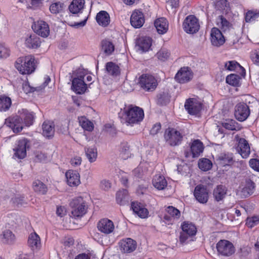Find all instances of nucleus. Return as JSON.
I'll return each mask as SVG.
<instances>
[{"mask_svg": "<svg viewBox=\"0 0 259 259\" xmlns=\"http://www.w3.org/2000/svg\"><path fill=\"white\" fill-rule=\"evenodd\" d=\"M65 177L67 183L70 187H76L80 184V175L75 170H68L65 174Z\"/></svg>", "mask_w": 259, "mask_h": 259, "instance_id": "nucleus-22", "label": "nucleus"}, {"mask_svg": "<svg viewBox=\"0 0 259 259\" xmlns=\"http://www.w3.org/2000/svg\"><path fill=\"white\" fill-rule=\"evenodd\" d=\"M32 28L36 34L43 37H47L50 34V28L49 25L44 21L38 20L34 23L32 25Z\"/></svg>", "mask_w": 259, "mask_h": 259, "instance_id": "nucleus-14", "label": "nucleus"}, {"mask_svg": "<svg viewBox=\"0 0 259 259\" xmlns=\"http://www.w3.org/2000/svg\"><path fill=\"white\" fill-rule=\"evenodd\" d=\"M225 128L231 131H238L240 129L238 123L234 120H226L222 123Z\"/></svg>", "mask_w": 259, "mask_h": 259, "instance_id": "nucleus-47", "label": "nucleus"}, {"mask_svg": "<svg viewBox=\"0 0 259 259\" xmlns=\"http://www.w3.org/2000/svg\"><path fill=\"white\" fill-rule=\"evenodd\" d=\"M198 166L203 171H207L212 167V163L207 158L200 159L198 162Z\"/></svg>", "mask_w": 259, "mask_h": 259, "instance_id": "nucleus-48", "label": "nucleus"}, {"mask_svg": "<svg viewBox=\"0 0 259 259\" xmlns=\"http://www.w3.org/2000/svg\"><path fill=\"white\" fill-rule=\"evenodd\" d=\"M165 213L163 216V221L166 224H172L181 216L180 211L172 206H168L165 208Z\"/></svg>", "mask_w": 259, "mask_h": 259, "instance_id": "nucleus-12", "label": "nucleus"}, {"mask_svg": "<svg viewBox=\"0 0 259 259\" xmlns=\"http://www.w3.org/2000/svg\"><path fill=\"white\" fill-rule=\"evenodd\" d=\"M106 67L108 73L111 75L117 76L120 73L118 66L112 62H108Z\"/></svg>", "mask_w": 259, "mask_h": 259, "instance_id": "nucleus-46", "label": "nucleus"}, {"mask_svg": "<svg viewBox=\"0 0 259 259\" xmlns=\"http://www.w3.org/2000/svg\"><path fill=\"white\" fill-rule=\"evenodd\" d=\"M210 40L212 45L216 47L223 45L225 41L221 31L215 27L212 28L211 30Z\"/></svg>", "mask_w": 259, "mask_h": 259, "instance_id": "nucleus-21", "label": "nucleus"}, {"mask_svg": "<svg viewBox=\"0 0 259 259\" xmlns=\"http://www.w3.org/2000/svg\"><path fill=\"white\" fill-rule=\"evenodd\" d=\"M139 84L141 88L147 92H152L157 86L156 78L152 75L145 74L141 75L139 78Z\"/></svg>", "mask_w": 259, "mask_h": 259, "instance_id": "nucleus-5", "label": "nucleus"}, {"mask_svg": "<svg viewBox=\"0 0 259 259\" xmlns=\"http://www.w3.org/2000/svg\"><path fill=\"white\" fill-rule=\"evenodd\" d=\"M131 207L135 214L140 218L145 219L148 217L149 211L142 204L138 202L132 203Z\"/></svg>", "mask_w": 259, "mask_h": 259, "instance_id": "nucleus-28", "label": "nucleus"}, {"mask_svg": "<svg viewBox=\"0 0 259 259\" xmlns=\"http://www.w3.org/2000/svg\"><path fill=\"white\" fill-rule=\"evenodd\" d=\"M47 160V156L41 152H36L35 155L34 160L36 162H45Z\"/></svg>", "mask_w": 259, "mask_h": 259, "instance_id": "nucleus-58", "label": "nucleus"}, {"mask_svg": "<svg viewBox=\"0 0 259 259\" xmlns=\"http://www.w3.org/2000/svg\"><path fill=\"white\" fill-rule=\"evenodd\" d=\"M84 76L80 75L74 78L72 81V88L77 94H81L87 90V84L84 82Z\"/></svg>", "mask_w": 259, "mask_h": 259, "instance_id": "nucleus-20", "label": "nucleus"}, {"mask_svg": "<svg viewBox=\"0 0 259 259\" xmlns=\"http://www.w3.org/2000/svg\"><path fill=\"white\" fill-rule=\"evenodd\" d=\"M152 184L153 186L158 190H163L167 185V183L165 178L160 175L154 176Z\"/></svg>", "mask_w": 259, "mask_h": 259, "instance_id": "nucleus-34", "label": "nucleus"}, {"mask_svg": "<svg viewBox=\"0 0 259 259\" xmlns=\"http://www.w3.org/2000/svg\"><path fill=\"white\" fill-rule=\"evenodd\" d=\"M131 24L135 28L141 27L144 22L145 19L143 13L139 10L134 11L131 17Z\"/></svg>", "mask_w": 259, "mask_h": 259, "instance_id": "nucleus-24", "label": "nucleus"}, {"mask_svg": "<svg viewBox=\"0 0 259 259\" xmlns=\"http://www.w3.org/2000/svg\"><path fill=\"white\" fill-rule=\"evenodd\" d=\"M119 249L122 253L128 254L134 252L137 248V242L131 238L122 239L118 242Z\"/></svg>", "mask_w": 259, "mask_h": 259, "instance_id": "nucleus-8", "label": "nucleus"}, {"mask_svg": "<svg viewBox=\"0 0 259 259\" xmlns=\"http://www.w3.org/2000/svg\"><path fill=\"white\" fill-rule=\"evenodd\" d=\"M255 187L254 183L250 179H247L239 187V191L242 197H247L253 193Z\"/></svg>", "mask_w": 259, "mask_h": 259, "instance_id": "nucleus-19", "label": "nucleus"}, {"mask_svg": "<svg viewBox=\"0 0 259 259\" xmlns=\"http://www.w3.org/2000/svg\"><path fill=\"white\" fill-rule=\"evenodd\" d=\"M98 230L105 234H109L114 230L113 222L107 218L102 219L97 224Z\"/></svg>", "mask_w": 259, "mask_h": 259, "instance_id": "nucleus-16", "label": "nucleus"}, {"mask_svg": "<svg viewBox=\"0 0 259 259\" xmlns=\"http://www.w3.org/2000/svg\"><path fill=\"white\" fill-rule=\"evenodd\" d=\"M194 195L196 200L201 203H206L208 200V192L205 186L197 185L194 190Z\"/></svg>", "mask_w": 259, "mask_h": 259, "instance_id": "nucleus-17", "label": "nucleus"}, {"mask_svg": "<svg viewBox=\"0 0 259 259\" xmlns=\"http://www.w3.org/2000/svg\"><path fill=\"white\" fill-rule=\"evenodd\" d=\"M161 129V124L160 123H157L155 124H154L151 128L150 133L152 135H156L160 130Z\"/></svg>", "mask_w": 259, "mask_h": 259, "instance_id": "nucleus-61", "label": "nucleus"}, {"mask_svg": "<svg viewBox=\"0 0 259 259\" xmlns=\"http://www.w3.org/2000/svg\"><path fill=\"white\" fill-rule=\"evenodd\" d=\"M79 123L80 126L85 130L92 132L94 128L93 123L84 116L78 118Z\"/></svg>", "mask_w": 259, "mask_h": 259, "instance_id": "nucleus-40", "label": "nucleus"}, {"mask_svg": "<svg viewBox=\"0 0 259 259\" xmlns=\"http://www.w3.org/2000/svg\"><path fill=\"white\" fill-rule=\"evenodd\" d=\"M236 139L238 142L237 149L243 158L248 157L250 153V148L248 141L243 138H239V136H236Z\"/></svg>", "mask_w": 259, "mask_h": 259, "instance_id": "nucleus-18", "label": "nucleus"}, {"mask_svg": "<svg viewBox=\"0 0 259 259\" xmlns=\"http://www.w3.org/2000/svg\"><path fill=\"white\" fill-rule=\"evenodd\" d=\"M219 159L223 165H229L232 163L233 157L232 154H222L219 157Z\"/></svg>", "mask_w": 259, "mask_h": 259, "instance_id": "nucleus-50", "label": "nucleus"}, {"mask_svg": "<svg viewBox=\"0 0 259 259\" xmlns=\"http://www.w3.org/2000/svg\"><path fill=\"white\" fill-rule=\"evenodd\" d=\"M259 18V10H249L245 15V20L247 23H251L257 20Z\"/></svg>", "mask_w": 259, "mask_h": 259, "instance_id": "nucleus-44", "label": "nucleus"}, {"mask_svg": "<svg viewBox=\"0 0 259 259\" xmlns=\"http://www.w3.org/2000/svg\"><path fill=\"white\" fill-rule=\"evenodd\" d=\"M56 214L61 218L64 217L66 214V209L64 206H58L56 210Z\"/></svg>", "mask_w": 259, "mask_h": 259, "instance_id": "nucleus-62", "label": "nucleus"}, {"mask_svg": "<svg viewBox=\"0 0 259 259\" xmlns=\"http://www.w3.org/2000/svg\"><path fill=\"white\" fill-rule=\"evenodd\" d=\"M42 135L48 138L52 137L55 133V125L53 122L45 121L42 125Z\"/></svg>", "mask_w": 259, "mask_h": 259, "instance_id": "nucleus-30", "label": "nucleus"}, {"mask_svg": "<svg viewBox=\"0 0 259 259\" xmlns=\"http://www.w3.org/2000/svg\"><path fill=\"white\" fill-rule=\"evenodd\" d=\"M181 227L183 231L187 233L189 236L195 235L196 233V228L192 223L184 222Z\"/></svg>", "mask_w": 259, "mask_h": 259, "instance_id": "nucleus-43", "label": "nucleus"}, {"mask_svg": "<svg viewBox=\"0 0 259 259\" xmlns=\"http://www.w3.org/2000/svg\"><path fill=\"white\" fill-rule=\"evenodd\" d=\"M116 200L118 204L123 205L128 202V192L126 189L118 191L116 195Z\"/></svg>", "mask_w": 259, "mask_h": 259, "instance_id": "nucleus-38", "label": "nucleus"}, {"mask_svg": "<svg viewBox=\"0 0 259 259\" xmlns=\"http://www.w3.org/2000/svg\"><path fill=\"white\" fill-rule=\"evenodd\" d=\"M240 77L235 74H231L226 77V82L233 86H238L239 84Z\"/></svg>", "mask_w": 259, "mask_h": 259, "instance_id": "nucleus-49", "label": "nucleus"}, {"mask_svg": "<svg viewBox=\"0 0 259 259\" xmlns=\"http://www.w3.org/2000/svg\"><path fill=\"white\" fill-rule=\"evenodd\" d=\"M71 213L75 218L83 216L87 212L88 206L81 197H75L70 202Z\"/></svg>", "mask_w": 259, "mask_h": 259, "instance_id": "nucleus-3", "label": "nucleus"}, {"mask_svg": "<svg viewBox=\"0 0 259 259\" xmlns=\"http://www.w3.org/2000/svg\"><path fill=\"white\" fill-rule=\"evenodd\" d=\"M203 149V144L200 141L198 140H194L191 146V153L185 151V157H189L190 155L192 154V157H197L202 153Z\"/></svg>", "mask_w": 259, "mask_h": 259, "instance_id": "nucleus-23", "label": "nucleus"}, {"mask_svg": "<svg viewBox=\"0 0 259 259\" xmlns=\"http://www.w3.org/2000/svg\"><path fill=\"white\" fill-rule=\"evenodd\" d=\"M225 66V68L229 71H234L238 68H242L244 70V69L235 61H230L226 62Z\"/></svg>", "mask_w": 259, "mask_h": 259, "instance_id": "nucleus-52", "label": "nucleus"}, {"mask_svg": "<svg viewBox=\"0 0 259 259\" xmlns=\"http://www.w3.org/2000/svg\"><path fill=\"white\" fill-rule=\"evenodd\" d=\"M65 8L64 4L58 2L52 4L50 6V11L52 14H57L63 12Z\"/></svg>", "mask_w": 259, "mask_h": 259, "instance_id": "nucleus-42", "label": "nucleus"}, {"mask_svg": "<svg viewBox=\"0 0 259 259\" xmlns=\"http://www.w3.org/2000/svg\"><path fill=\"white\" fill-rule=\"evenodd\" d=\"M18 116L22 119L23 123L26 126H29L33 123L34 118V114L26 109H21L18 112Z\"/></svg>", "mask_w": 259, "mask_h": 259, "instance_id": "nucleus-25", "label": "nucleus"}, {"mask_svg": "<svg viewBox=\"0 0 259 259\" xmlns=\"http://www.w3.org/2000/svg\"><path fill=\"white\" fill-rule=\"evenodd\" d=\"M85 155L90 162L95 161L97 158V150L94 146L85 147L84 148Z\"/></svg>", "mask_w": 259, "mask_h": 259, "instance_id": "nucleus-39", "label": "nucleus"}, {"mask_svg": "<svg viewBox=\"0 0 259 259\" xmlns=\"http://www.w3.org/2000/svg\"><path fill=\"white\" fill-rule=\"evenodd\" d=\"M166 143L171 146L180 145L183 139L182 133L174 128L166 129L164 134Z\"/></svg>", "mask_w": 259, "mask_h": 259, "instance_id": "nucleus-4", "label": "nucleus"}, {"mask_svg": "<svg viewBox=\"0 0 259 259\" xmlns=\"http://www.w3.org/2000/svg\"><path fill=\"white\" fill-rule=\"evenodd\" d=\"M249 165L254 170L259 171V160L251 159L249 160Z\"/></svg>", "mask_w": 259, "mask_h": 259, "instance_id": "nucleus-60", "label": "nucleus"}, {"mask_svg": "<svg viewBox=\"0 0 259 259\" xmlns=\"http://www.w3.org/2000/svg\"><path fill=\"white\" fill-rule=\"evenodd\" d=\"M250 58L252 61L256 65L259 66V50L252 52Z\"/></svg>", "mask_w": 259, "mask_h": 259, "instance_id": "nucleus-57", "label": "nucleus"}, {"mask_svg": "<svg viewBox=\"0 0 259 259\" xmlns=\"http://www.w3.org/2000/svg\"><path fill=\"white\" fill-rule=\"evenodd\" d=\"M185 108L189 114L196 115L201 110L202 104L196 99L190 98L186 100L185 103Z\"/></svg>", "mask_w": 259, "mask_h": 259, "instance_id": "nucleus-13", "label": "nucleus"}, {"mask_svg": "<svg viewBox=\"0 0 259 259\" xmlns=\"http://www.w3.org/2000/svg\"><path fill=\"white\" fill-rule=\"evenodd\" d=\"M137 45L143 52L149 50L152 45V39L147 36L140 37L137 40Z\"/></svg>", "mask_w": 259, "mask_h": 259, "instance_id": "nucleus-32", "label": "nucleus"}, {"mask_svg": "<svg viewBox=\"0 0 259 259\" xmlns=\"http://www.w3.org/2000/svg\"><path fill=\"white\" fill-rule=\"evenodd\" d=\"M11 99L8 97L0 96V111H6L11 105Z\"/></svg>", "mask_w": 259, "mask_h": 259, "instance_id": "nucleus-45", "label": "nucleus"}, {"mask_svg": "<svg viewBox=\"0 0 259 259\" xmlns=\"http://www.w3.org/2000/svg\"><path fill=\"white\" fill-rule=\"evenodd\" d=\"M125 121L129 124L133 125L141 122L144 117L143 110L138 106L129 105L124 109Z\"/></svg>", "mask_w": 259, "mask_h": 259, "instance_id": "nucleus-2", "label": "nucleus"}, {"mask_svg": "<svg viewBox=\"0 0 259 259\" xmlns=\"http://www.w3.org/2000/svg\"><path fill=\"white\" fill-rule=\"evenodd\" d=\"M16 68L22 74H29L35 69L34 57L31 55L19 57L15 62Z\"/></svg>", "mask_w": 259, "mask_h": 259, "instance_id": "nucleus-1", "label": "nucleus"}, {"mask_svg": "<svg viewBox=\"0 0 259 259\" xmlns=\"http://www.w3.org/2000/svg\"><path fill=\"white\" fill-rule=\"evenodd\" d=\"M28 244L32 250L37 249L40 246V239L36 233H31L28 237Z\"/></svg>", "mask_w": 259, "mask_h": 259, "instance_id": "nucleus-36", "label": "nucleus"}, {"mask_svg": "<svg viewBox=\"0 0 259 259\" xmlns=\"http://www.w3.org/2000/svg\"><path fill=\"white\" fill-rule=\"evenodd\" d=\"M120 156L124 159H127L130 156L129 147L126 143H123L121 145Z\"/></svg>", "mask_w": 259, "mask_h": 259, "instance_id": "nucleus-54", "label": "nucleus"}, {"mask_svg": "<svg viewBox=\"0 0 259 259\" xmlns=\"http://www.w3.org/2000/svg\"><path fill=\"white\" fill-rule=\"evenodd\" d=\"M9 55V49L3 45H0V58H7Z\"/></svg>", "mask_w": 259, "mask_h": 259, "instance_id": "nucleus-59", "label": "nucleus"}, {"mask_svg": "<svg viewBox=\"0 0 259 259\" xmlns=\"http://www.w3.org/2000/svg\"><path fill=\"white\" fill-rule=\"evenodd\" d=\"M2 241L4 244H13L16 241L14 234L10 230H4L1 235Z\"/></svg>", "mask_w": 259, "mask_h": 259, "instance_id": "nucleus-35", "label": "nucleus"}, {"mask_svg": "<svg viewBox=\"0 0 259 259\" xmlns=\"http://www.w3.org/2000/svg\"><path fill=\"white\" fill-rule=\"evenodd\" d=\"M41 40L36 34H32L26 37L25 39V46L30 49H36L40 47Z\"/></svg>", "mask_w": 259, "mask_h": 259, "instance_id": "nucleus-26", "label": "nucleus"}, {"mask_svg": "<svg viewBox=\"0 0 259 259\" xmlns=\"http://www.w3.org/2000/svg\"><path fill=\"white\" fill-rule=\"evenodd\" d=\"M29 147V141L27 139L23 138L17 141L14 148V156L19 159L24 158L26 155V149Z\"/></svg>", "mask_w": 259, "mask_h": 259, "instance_id": "nucleus-9", "label": "nucleus"}, {"mask_svg": "<svg viewBox=\"0 0 259 259\" xmlns=\"http://www.w3.org/2000/svg\"><path fill=\"white\" fill-rule=\"evenodd\" d=\"M34 191L39 194H45L47 192V187L42 182L39 180L35 181L32 184Z\"/></svg>", "mask_w": 259, "mask_h": 259, "instance_id": "nucleus-41", "label": "nucleus"}, {"mask_svg": "<svg viewBox=\"0 0 259 259\" xmlns=\"http://www.w3.org/2000/svg\"><path fill=\"white\" fill-rule=\"evenodd\" d=\"M183 26L185 31L190 34L197 32L200 27L198 19L193 15L188 16L186 18Z\"/></svg>", "mask_w": 259, "mask_h": 259, "instance_id": "nucleus-6", "label": "nucleus"}, {"mask_svg": "<svg viewBox=\"0 0 259 259\" xmlns=\"http://www.w3.org/2000/svg\"><path fill=\"white\" fill-rule=\"evenodd\" d=\"M81 163V158L79 156H76L72 158L70 160V163L73 166H77L80 165Z\"/></svg>", "mask_w": 259, "mask_h": 259, "instance_id": "nucleus-64", "label": "nucleus"}, {"mask_svg": "<svg viewBox=\"0 0 259 259\" xmlns=\"http://www.w3.org/2000/svg\"><path fill=\"white\" fill-rule=\"evenodd\" d=\"M5 124L11 128L14 133L20 132L25 125L22 119L15 115L9 117L5 119Z\"/></svg>", "mask_w": 259, "mask_h": 259, "instance_id": "nucleus-10", "label": "nucleus"}, {"mask_svg": "<svg viewBox=\"0 0 259 259\" xmlns=\"http://www.w3.org/2000/svg\"><path fill=\"white\" fill-rule=\"evenodd\" d=\"M249 114L250 110L246 104L239 103L236 106L234 115L238 120L240 121H244L247 118Z\"/></svg>", "mask_w": 259, "mask_h": 259, "instance_id": "nucleus-15", "label": "nucleus"}, {"mask_svg": "<svg viewBox=\"0 0 259 259\" xmlns=\"http://www.w3.org/2000/svg\"><path fill=\"white\" fill-rule=\"evenodd\" d=\"M259 224V217L253 216L247 218L246 221V225L250 228H252Z\"/></svg>", "mask_w": 259, "mask_h": 259, "instance_id": "nucleus-53", "label": "nucleus"}, {"mask_svg": "<svg viewBox=\"0 0 259 259\" xmlns=\"http://www.w3.org/2000/svg\"><path fill=\"white\" fill-rule=\"evenodd\" d=\"M84 5V0H73L69 6V10L72 14L80 13Z\"/></svg>", "mask_w": 259, "mask_h": 259, "instance_id": "nucleus-37", "label": "nucleus"}, {"mask_svg": "<svg viewBox=\"0 0 259 259\" xmlns=\"http://www.w3.org/2000/svg\"><path fill=\"white\" fill-rule=\"evenodd\" d=\"M101 51L106 56L111 55L115 50L113 42L109 39H104L101 42Z\"/></svg>", "mask_w": 259, "mask_h": 259, "instance_id": "nucleus-29", "label": "nucleus"}, {"mask_svg": "<svg viewBox=\"0 0 259 259\" xmlns=\"http://www.w3.org/2000/svg\"><path fill=\"white\" fill-rule=\"evenodd\" d=\"M170 100V97L167 93H162L157 96V102L160 105H166Z\"/></svg>", "mask_w": 259, "mask_h": 259, "instance_id": "nucleus-51", "label": "nucleus"}, {"mask_svg": "<svg viewBox=\"0 0 259 259\" xmlns=\"http://www.w3.org/2000/svg\"><path fill=\"white\" fill-rule=\"evenodd\" d=\"M12 203L15 205H22L24 202V197L19 195H15L11 199Z\"/></svg>", "mask_w": 259, "mask_h": 259, "instance_id": "nucleus-56", "label": "nucleus"}, {"mask_svg": "<svg viewBox=\"0 0 259 259\" xmlns=\"http://www.w3.org/2000/svg\"><path fill=\"white\" fill-rule=\"evenodd\" d=\"M218 253L222 255L229 256L235 251L233 244L226 240H221L217 244Z\"/></svg>", "mask_w": 259, "mask_h": 259, "instance_id": "nucleus-7", "label": "nucleus"}, {"mask_svg": "<svg viewBox=\"0 0 259 259\" xmlns=\"http://www.w3.org/2000/svg\"><path fill=\"white\" fill-rule=\"evenodd\" d=\"M23 90L26 94L33 92L34 88L31 87L28 82H25L23 84Z\"/></svg>", "mask_w": 259, "mask_h": 259, "instance_id": "nucleus-63", "label": "nucleus"}, {"mask_svg": "<svg viewBox=\"0 0 259 259\" xmlns=\"http://www.w3.org/2000/svg\"><path fill=\"white\" fill-rule=\"evenodd\" d=\"M155 27L158 33H165L168 28V24L166 19L164 18H160L155 20L154 22Z\"/></svg>", "mask_w": 259, "mask_h": 259, "instance_id": "nucleus-33", "label": "nucleus"}, {"mask_svg": "<svg viewBox=\"0 0 259 259\" xmlns=\"http://www.w3.org/2000/svg\"><path fill=\"white\" fill-rule=\"evenodd\" d=\"M227 188L222 185H218L213 190V197L215 201L220 202L223 201L227 193Z\"/></svg>", "mask_w": 259, "mask_h": 259, "instance_id": "nucleus-27", "label": "nucleus"}, {"mask_svg": "<svg viewBox=\"0 0 259 259\" xmlns=\"http://www.w3.org/2000/svg\"><path fill=\"white\" fill-rule=\"evenodd\" d=\"M96 19L98 24L103 27L108 26L110 22L109 15L105 11H101L97 13Z\"/></svg>", "mask_w": 259, "mask_h": 259, "instance_id": "nucleus-31", "label": "nucleus"}, {"mask_svg": "<svg viewBox=\"0 0 259 259\" xmlns=\"http://www.w3.org/2000/svg\"><path fill=\"white\" fill-rule=\"evenodd\" d=\"M193 77L191 69L188 67L181 68L177 73L175 78L180 83H185L190 81Z\"/></svg>", "mask_w": 259, "mask_h": 259, "instance_id": "nucleus-11", "label": "nucleus"}, {"mask_svg": "<svg viewBox=\"0 0 259 259\" xmlns=\"http://www.w3.org/2000/svg\"><path fill=\"white\" fill-rule=\"evenodd\" d=\"M169 52L165 49H161L157 53L158 59L161 61L166 60L169 56Z\"/></svg>", "mask_w": 259, "mask_h": 259, "instance_id": "nucleus-55", "label": "nucleus"}]
</instances>
